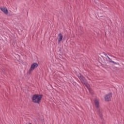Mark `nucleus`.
Listing matches in <instances>:
<instances>
[{
    "mask_svg": "<svg viewBox=\"0 0 124 124\" xmlns=\"http://www.w3.org/2000/svg\"><path fill=\"white\" fill-rule=\"evenodd\" d=\"M106 56L107 57L108 59V60H109V61H111V59H110V58H109V57H108L107 55H106Z\"/></svg>",
    "mask_w": 124,
    "mask_h": 124,
    "instance_id": "10",
    "label": "nucleus"
},
{
    "mask_svg": "<svg viewBox=\"0 0 124 124\" xmlns=\"http://www.w3.org/2000/svg\"><path fill=\"white\" fill-rule=\"evenodd\" d=\"M112 94L111 93L106 94L104 96L105 101H110L111 100V97H112Z\"/></svg>",
    "mask_w": 124,
    "mask_h": 124,
    "instance_id": "3",
    "label": "nucleus"
},
{
    "mask_svg": "<svg viewBox=\"0 0 124 124\" xmlns=\"http://www.w3.org/2000/svg\"><path fill=\"white\" fill-rule=\"evenodd\" d=\"M111 62H112L113 63H115V64H117V63L115 62H114V61H111Z\"/></svg>",
    "mask_w": 124,
    "mask_h": 124,
    "instance_id": "8",
    "label": "nucleus"
},
{
    "mask_svg": "<svg viewBox=\"0 0 124 124\" xmlns=\"http://www.w3.org/2000/svg\"><path fill=\"white\" fill-rule=\"evenodd\" d=\"M106 56L107 57L108 59V60H109V61H111V59H110V58H109V57H108L107 55H106Z\"/></svg>",
    "mask_w": 124,
    "mask_h": 124,
    "instance_id": "9",
    "label": "nucleus"
},
{
    "mask_svg": "<svg viewBox=\"0 0 124 124\" xmlns=\"http://www.w3.org/2000/svg\"><path fill=\"white\" fill-rule=\"evenodd\" d=\"M78 76L80 79V81H81L82 84L85 85V86L88 89L90 93H92V89H91V87H90V85H89V84H88V83H87V80H86V79H85V78H84L82 76H81V74H79Z\"/></svg>",
    "mask_w": 124,
    "mask_h": 124,
    "instance_id": "2",
    "label": "nucleus"
},
{
    "mask_svg": "<svg viewBox=\"0 0 124 124\" xmlns=\"http://www.w3.org/2000/svg\"><path fill=\"white\" fill-rule=\"evenodd\" d=\"M43 95L42 94H35L33 95L32 97V101L34 103L39 104L42 99Z\"/></svg>",
    "mask_w": 124,
    "mask_h": 124,
    "instance_id": "1",
    "label": "nucleus"
},
{
    "mask_svg": "<svg viewBox=\"0 0 124 124\" xmlns=\"http://www.w3.org/2000/svg\"><path fill=\"white\" fill-rule=\"evenodd\" d=\"M63 37L62 36V34L61 33H60L58 35V37L57 38L58 43H61V42H62V41Z\"/></svg>",
    "mask_w": 124,
    "mask_h": 124,
    "instance_id": "6",
    "label": "nucleus"
},
{
    "mask_svg": "<svg viewBox=\"0 0 124 124\" xmlns=\"http://www.w3.org/2000/svg\"><path fill=\"white\" fill-rule=\"evenodd\" d=\"M94 104L97 108L99 107V100L97 99H95L94 100Z\"/></svg>",
    "mask_w": 124,
    "mask_h": 124,
    "instance_id": "7",
    "label": "nucleus"
},
{
    "mask_svg": "<svg viewBox=\"0 0 124 124\" xmlns=\"http://www.w3.org/2000/svg\"><path fill=\"white\" fill-rule=\"evenodd\" d=\"M29 124H31V123H30Z\"/></svg>",
    "mask_w": 124,
    "mask_h": 124,
    "instance_id": "11",
    "label": "nucleus"
},
{
    "mask_svg": "<svg viewBox=\"0 0 124 124\" xmlns=\"http://www.w3.org/2000/svg\"><path fill=\"white\" fill-rule=\"evenodd\" d=\"M0 9L4 14H5V15H7L8 14V10L7 9V8L4 6L0 7Z\"/></svg>",
    "mask_w": 124,
    "mask_h": 124,
    "instance_id": "5",
    "label": "nucleus"
},
{
    "mask_svg": "<svg viewBox=\"0 0 124 124\" xmlns=\"http://www.w3.org/2000/svg\"><path fill=\"white\" fill-rule=\"evenodd\" d=\"M37 67H38V64L37 63L34 62L32 63L30 69V72H31L32 70H34Z\"/></svg>",
    "mask_w": 124,
    "mask_h": 124,
    "instance_id": "4",
    "label": "nucleus"
}]
</instances>
